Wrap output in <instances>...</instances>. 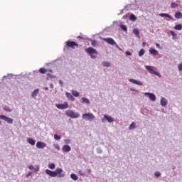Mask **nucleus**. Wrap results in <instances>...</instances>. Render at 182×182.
Wrapping results in <instances>:
<instances>
[{"label": "nucleus", "instance_id": "obj_1", "mask_svg": "<svg viewBox=\"0 0 182 182\" xmlns=\"http://www.w3.org/2000/svg\"><path fill=\"white\" fill-rule=\"evenodd\" d=\"M45 172L46 174L50 176V177H58V178L65 177V173H63V169H62V168H57L55 171L46 169Z\"/></svg>", "mask_w": 182, "mask_h": 182}, {"label": "nucleus", "instance_id": "obj_2", "mask_svg": "<svg viewBox=\"0 0 182 182\" xmlns=\"http://www.w3.org/2000/svg\"><path fill=\"white\" fill-rule=\"evenodd\" d=\"M85 52L90 55L91 59H96L95 55H99V52L92 47H88L85 49Z\"/></svg>", "mask_w": 182, "mask_h": 182}, {"label": "nucleus", "instance_id": "obj_3", "mask_svg": "<svg viewBox=\"0 0 182 182\" xmlns=\"http://www.w3.org/2000/svg\"><path fill=\"white\" fill-rule=\"evenodd\" d=\"M82 118L83 119V120H85L87 122H92V120H95L96 117L92 113H85L82 114Z\"/></svg>", "mask_w": 182, "mask_h": 182}, {"label": "nucleus", "instance_id": "obj_4", "mask_svg": "<svg viewBox=\"0 0 182 182\" xmlns=\"http://www.w3.org/2000/svg\"><path fill=\"white\" fill-rule=\"evenodd\" d=\"M66 114L68 117H71V119H77L80 116L79 112H75L73 110L70 109L66 111Z\"/></svg>", "mask_w": 182, "mask_h": 182}, {"label": "nucleus", "instance_id": "obj_5", "mask_svg": "<svg viewBox=\"0 0 182 182\" xmlns=\"http://www.w3.org/2000/svg\"><path fill=\"white\" fill-rule=\"evenodd\" d=\"M102 123H106V122H108V123H113L114 122V118L112 117L109 115L104 114L103 118L101 119Z\"/></svg>", "mask_w": 182, "mask_h": 182}, {"label": "nucleus", "instance_id": "obj_6", "mask_svg": "<svg viewBox=\"0 0 182 182\" xmlns=\"http://www.w3.org/2000/svg\"><path fill=\"white\" fill-rule=\"evenodd\" d=\"M147 71H149V73H151L152 75H155L156 76H159V77H161V75L160 73H159L157 71L153 70L154 67L146 65L145 66Z\"/></svg>", "mask_w": 182, "mask_h": 182}, {"label": "nucleus", "instance_id": "obj_7", "mask_svg": "<svg viewBox=\"0 0 182 182\" xmlns=\"http://www.w3.org/2000/svg\"><path fill=\"white\" fill-rule=\"evenodd\" d=\"M0 119L4 120V122H6L9 124H12L14 123V119L8 117L6 115L0 114Z\"/></svg>", "mask_w": 182, "mask_h": 182}, {"label": "nucleus", "instance_id": "obj_8", "mask_svg": "<svg viewBox=\"0 0 182 182\" xmlns=\"http://www.w3.org/2000/svg\"><path fill=\"white\" fill-rule=\"evenodd\" d=\"M66 46H68V48H72V49H75V46L77 48L79 45L75 41H68L66 42Z\"/></svg>", "mask_w": 182, "mask_h": 182}, {"label": "nucleus", "instance_id": "obj_9", "mask_svg": "<svg viewBox=\"0 0 182 182\" xmlns=\"http://www.w3.org/2000/svg\"><path fill=\"white\" fill-rule=\"evenodd\" d=\"M57 109H60L61 110H63L65 109H68L69 107V104L68 102H65L63 104H56L55 105Z\"/></svg>", "mask_w": 182, "mask_h": 182}, {"label": "nucleus", "instance_id": "obj_10", "mask_svg": "<svg viewBox=\"0 0 182 182\" xmlns=\"http://www.w3.org/2000/svg\"><path fill=\"white\" fill-rule=\"evenodd\" d=\"M160 103H161V106H162V107H166V106H167V105H168V101L164 97H161V100H160Z\"/></svg>", "mask_w": 182, "mask_h": 182}, {"label": "nucleus", "instance_id": "obj_11", "mask_svg": "<svg viewBox=\"0 0 182 182\" xmlns=\"http://www.w3.org/2000/svg\"><path fill=\"white\" fill-rule=\"evenodd\" d=\"M144 95L145 96H149V99H151V100L152 102H156V95H154L151 92H145Z\"/></svg>", "mask_w": 182, "mask_h": 182}, {"label": "nucleus", "instance_id": "obj_12", "mask_svg": "<svg viewBox=\"0 0 182 182\" xmlns=\"http://www.w3.org/2000/svg\"><path fill=\"white\" fill-rule=\"evenodd\" d=\"M36 147H37V149H45V147H46V144H45V142L38 141L36 144Z\"/></svg>", "mask_w": 182, "mask_h": 182}, {"label": "nucleus", "instance_id": "obj_13", "mask_svg": "<svg viewBox=\"0 0 182 182\" xmlns=\"http://www.w3.org/2000/svg\"><path fill=\"white\" fill-rule=\"evenodd\" d=\"M159 16H161V18H168V19H170L171 21H174V18H173V16H171L168 14L161 13L159 14Z\"/></svg>", "mask_w": 182, "mask_h": 182}, {"label": "nucleus", "instance_id": "obj_14", "mask_svg": "<svg viewBox=\"0 0 182 182\" xmlns=\"http://www.w3.org/2000/svg\"><path fill=\"white\" fill-rule=\"evenodd\" d=\"M129 80V82H131V83H134V85H137L138 86L143 85V82H141V81L134 80L133 78H130Z\"/></svg>", "mask_w": 182, "mask_h": 182}, {"label": "nucleus", "instance_id": "obj_15", "mask_svg": "<svg viewBox=\"0 0 182 182\" xmlns=\"http://www.w3.org/2000/svg\"><path fill=\"white\" fill-rule=\"evenodd\" d=\"M103 41H105V42H107V43H109V45H116V41H114L113 38H103Z\"/></svg>", "mask_w": 182, "mask_h": 182}, {"label": "nucleus", "instance_id": "obj_16", "mask_svg": "<svg viewBox=\"0 0 182 182\" xmlns=\"http://www.w3.org/2000/svg\"><path fill=\"white\" fill-rule=\"evenodd\" d=\"M70 150H72V148L69 145H64L62 147V151H63V153H69Z\"/></svg>", "mask_w": 182, "mask_h": 182}, {"label": "nucleus", "instance_id": "obj_17", "mask_svg": "<svg viewBox=\"0 0 182 182\" xmlns=\"http://www.w3.org/2000/svg\"><path fill=\"white\" fill-rule=\"evenodd\" d=\"M65 96L68 99V100H70L71 102H75V99L73 97V95H72V94H70V92H66Z\"/></svg>", "mask_w": 182, "mask_h": 182}, {"label": "nucleus", "instance_id": "obj_18", "mask_svg": "<svg viewBox=\"0 0 182 182\" xmlns=\"http://www.w3.org/2000/svg\"><path fill=\"white\" fill-rule=\"evenodd\" d=\"M80 102H81V103H84L85 105H90V100L86 97H82L80 99Z\"/></svg>", "mask_w": 182, "mask_h": 182}, {"label": "nucleus", "instance_id": "obj_19", "mask_svg": "<svg viewBox=\"0 0 182 182\" xmlns=\"http://www.w3.org/2000/svg\"><path fill=\"white\" fill-rule=\"evenodd\" d=\"M149 53H151V55H154V56H156V55H159V51L153 48H151L149 49Z\"/></svg>", "mask_w": 182, "mask_h": 182}, {"label": "nucleus", "instance_id": "obj_20", "mask_svg": "<svg viewBox=\"0 0 182 182\" xmlns=\"http://www.w3.org/2000/svg\"><path fill=\"white\" fill-rule=\"evenodd\" d=\"M39 94V89L37 88L32 93H31V97L35 99L38 95Z\"/></svg>", "mask_w": 182, "mask_h": 182}, {"label": "nucleus", "instance_id": "obj_21", "mask_svg": "<svg viewBox=\"0 0 182 182\" xmlns=\"http://www.w3.org/2000/svg\"><path fill=\"white\" fill-rule=\"evenodd\" d=\"M27 142L28 144H31V146H35V139H33V138H28L27 139Z\"/></svg>", "mask_w": 182, "mask_h": 182}, {"label": "nucleus", "instance_id": "obj_22", "mask_svg": "<svg viewBox=\"0 0 182 182\" xmlns=\"http://www.w3.org/2000/svg\"><path fill=\"white\" fill-rule=\"evenodd\" d=\"M133 33L137 36V38H140V32L139 31V28H134L132 31Z\"/></svg>", "mask_w": 182, "mask_h": 182}, {"label": "nucleus", "instance_id": "obj_23", "mask_svg": "<svg viewBox=\"0 0 182 182\" xmlns=\"http://www.w3.org/2000/svg\"><path fill=\"white\" fill-rule=\"evenodd\" d=\"M174 16H175L176 19H181L182 14L180 11H177L176 13H175Z\"/></svg>", "mask_w": 182, "mask_h": 182}, {"label": "nucleus", "instance_id": "obj_24", "mask_svg": "<svg viewBox=\"0 0 182 182\" xmlns=\"http://www.w3.org/2000/svg\"><path fill=\"white\" fill-rule=\"evenodd\" d=\"M129 20L132 22H136L137 21V17L134 14H131L129 16Z\"/></svg>", "mask_w": 182, "mask_h": 182}, {"label": "nucleus", "instance_id": "obj_25", "mask_svg": "<svg viewBox=\"0 0 182 182\" xmlns=\"http://www.w3.org/2000/svg\"><path fill=\"white\" fill-rule=\"evenodd\" d=\"M102 65L105 68H110V63H109L108 61H102Z\"/></svg>", "mask_w": 182, "mask_h": 182}, {"label": "nucleus", "instance_id": "obj_26", "mask_svg": "<svg viewBox=\"0 0 182 182\" xmlns=\"http://www.w3.org/2000/svg\"><path fill=\"white\" fill-rule=\"evenodd\" d=\"M71 93L73 95V96H74L75 97H79V92L76 91V90H71Z\"/></svg>", "mask_w": 182, "mask_h": 182}, {"label": "nucleus", "instance_id": "obj_27", "mask_svg": "<svg viewBox=\"0 0 182 182\" xmlns=\"http://www.w3.org/2000/svg\"><path fill=\"white\" fill-rule=\"evenodd\" d=\"M136 129V122H133L129 127V130H134Z\"/></svg>", "mask_w": 182, "mask_h": 182}, {"label": "nucleus", "instance_id": "obj_28", "mask_svg": "<svg viewBox=\"0 0 182 182\" xmlns=\"http://www.w3.org/2000/svg\"><path fill=\"white\" fill-rule=\"evenodd\" d=\"M170 33L172 35V39L173 41H175L176 39H178L177 38V34H176V33H174V31H171Z\"/></svg>", "mask_w": 182, "mask_h": 182}, {"label": "nucleus", "instance_id": "obj_29", "mask_svg": "<svg viewBox=\"0 0 182 182\" xmlns=\"http://www.w3.org/2000/svg\"><path fill=\"white\" fill-rule=\"evenodd\" d=\"M70 178H72V180H74V181H76L79 178V177H77L76 174L72 173L70 174Z\"/></svg>", "mask_w": 182, "mask_h": 182}, {"label": "nucleus", "instance_id": "obj_30", "mask_svg": "<svg viewBox=\"0 0 182 182\" xmlns=\"http://www.w3.org/2000/svg\"><path fill=\"white\" fill-rule=\"evenodd\" d=\"M3 109L5 111V112H8L9 113H11V112H12V109L9 108V107L8 106H4L3 107Z\"/></svg>", "mask_w": 182, "mask_h": 182}, {"label": "nucleus", "instance_id": "obj_31", "mask_svg": "<svg viewBox=\"0 0 182 182\" xmlns=\"http://www.w3.org/2000/svg\"><path fill=\"white\" fill-rule=\"evenodd\" d=\"M174 29L176 31H181L182 29V24H178L176 26H174Z\"/></svg>", "mask_w": 182, "mask_h": 182}, {"label": "nucleus", "instance_id": "obj_32", "mask_svg": "<svg viewBox=\"0 0 182 182\" xmlns=\"http://www.w3.org/2000/svg\"><path fill=\"white\" fill-rule=\"evenodd\" d=\"M120 28L122 29V31H124V32H127V26H126V25L121 24Z\"/></svg>", "mask_w": 182, "mask_h": 182}, {"label": "nucleus", "instance_id": "obj_33", "mask_svg": "<svg viewBox=\"0 0 182 182\" xmlns=\"http://www.w3.org/2000/svg\"><path fill=\"white\" fill-rule=\"evenodd\" d=\"M55 167H56V166L53 163H51L48 165V168H50V170H55Z\"/></svg>", "mask_w": 182, "mask_h": 182}, {"label": "nucleus", "instance_id": "obj_34", "mask_svg": "<svg viewBox=\"0 0 182 182\" xmlns=\"http://www.w3.org/2000/svg\"><path fill=\"white\" fill-rule=\"evenodd\" d=\"M39 72H40V73L43 75L44 73H46V69L43 68H41L39 69Z\"/></svg>", "mask_w": 182, "mask_h": 182}, {"label": "nucleus", "instance_id": "obj_35", "mask_svg": "<svg viewBox=\"0 0 182 182\" xmlns=\"http://www.w3.org/2000/svg\"><path fill=\"white\" fill-rule=\"evenodd\" d=\"M144 53H145L144 49H141L139 52V56L141 57L143 56V55H144Z\"/></svg>", "mask_w": 182, "mask_h": 182}, {"label": "nucleus", "instance_id": "obj_36", "mask_svg": "<svg viewBox=\"0 0 182 182\" xmlns=\"http://www.w3.org/2000/svg\"><path fill=\"white\" fill-rule=\"evenodd\" d=\"M155 177H161V173L160 171H156L154 173Z\"/></svg>", "mask_w": 182, "mask_h": 182}, {"label": "nucleus", "instance_id": "obj_37", "mask_svg": "<svg viewBox=\"0 0 182 182\" xmlns=\"http://www.w3.org/2000/svg\"><path fill=\"white\" fill-rule=\"evenodd\" d=\"M177 6H178V4H177V3H171V8H177Z\"/></svg>", "mask_w": 182, "mask_h": 182}, {"label": "nucleus", "instance_id": "obj_38", "mask_svg": "<svg viewBox=\"0 0 182 182\" xmlns=\"http://www.w3.org/2000/svg\"><path fill=\"white\" fill-rule=\"evenodd\" d=\"M97 41H96L95 40H92L91 41L92 46H93V47L96 46V45L97 44Z\"/></svg>", "mask_w": 182, "mask_h": 182}, {"label": "nucleus", "instance_id": "obj_39", "mask_svg": "<svg viewBox=\"0 0 182 182\" xmlns=\"http://www.w3.org/2000/svg\"><path fill=\"white\" fill-rule=\"evenodd\" d=\"M97 153H98V154H102V153H103L102 148H97Z\"/></svg>", "mask_w": 182, "mask_h": 182}, {"label": "nucleus", "instance_id": "obj_40", "mask_svg": "<svg viewBox=\"0 0 182 182\" xmlns=\"http://www.w3.org/2000/svg\"><path fill=\"white\" fill-rule=\"evenodd\" d=\"M12 76H14V75L12 74H9L7 76L6 75H4L3 77V79H6V77H9V79H11V77H12Z\"/></svg>", "mask_w": 182, "mask_h": 182}, {"label": "nucleus", "instance_id": "obj_41", "mask_svg": "<svg viewBox=\"0 0 182 182\" xmlns=\"http://www.w3.org/2000/svg\"><path fill=\"white\" fill-rule=\"evenodd\" d=\"M178 69L179 72H182V63L178 65Z\"/></svg>", "mask_w": 182, "mask_h": 182}, {"label": "nucleus", "instance_id": "obj_42", "mask_svg": "<svg viewBox=\"0 0 182 182\" xmlns=\"http://www.w3.org/2000/svg\"><path fill=\"white\" fill-rule=\"evenodd\" d=\"M55 149H56L57 150H60V146H59V144H55L53 145Z\"/></svg>", "mask_w": 182, "mask_h": 182}, {"label": "nucleus", "instance_id": "obj_43", "mask_svg": "<svg viewBox=\"0 0 182 182\" xmlns=\"http://www.w3.org/2000/svg\"><path fill=\"white\" fill-rule=\"evenodd\" d=\"M55 140H60V136H59L58 134L54 135Z\"/></svg>", "mask_w": 182, "mask_h": 182}, {"label": "nucleus", "instance_id": "obj_44", "mask_svg": "<svg viewBox=\"0 0 182 182\" xmlns=\"http://www.w3.org/2000/svg\"><path fill=\"white\" fill-rule=\"evenodd\" d=\"M78 173L80 174V176H85V173H83V171H82V169H80L78 171Z\"/></svg>", "mask_w": 182, "mask_h": 182}, {"label": "nucleus", "instance_id": "obj_45", "mask_svg": "<svg viewBox=\"0 0 182 182\" xmlns=\"http://www.w3.org/2000/svg\"><path fill=\"white\" fill-rule=\"evenodd\" d=\"M58 83L61 87H63V81L62 80H58Z\"/></svg>", "mask_w": 182, "mask_h": 182}, {"label": "nucleus", "instance_id": "obj_46", "mask_svg": "<svg viewBox=\"0 0 182 182\" xmlns=\"http://www.w3.org/2000/svg\"><path fill=\"white\" fill-rule=\"evenodd\" d=\"M28 168H29V170H34L35 167H33V165H28Z\"/></svg>", "mask_w": 182, "mask_h": 182}, {"label": "nucleus", "instance_id": "obj_47", "mask_svg": "<svg viewBox=\"0 0 182 182\" xmlns=\"http://www.w3.org/2000/svg\"><path fill=\"white\" fill-rule=\"evenodd\" d=\"M39 169H40L39 165H37V166H36V168H34V171H35L36 172H38V171H39Z\"/></svg>", "mask_w": 182, "mask_h": 182}, {"label": "nucleus", "instance_id": "obj_48", "mask_svg": "<svg viewBox=\"0 0 182 182\" xmlns=\"http://www.w3.org/2000/svg\"><path fill=\"white\" fill-rule=\"evenodd\" d=\"M125 55H127V56H132V53H130V51H127L125 52Z\"/></svg>", "mask_w": 182, "mask_h": 182}, {"label": "nucleus", "instance_id": "obj_49", "mask_svg": "<svg viewBox=\"0 0 182 182\" xmlns=\"http://www.w3.org/2000/svg\"><path fill=\"white\" fill-rule=\"evenodd\" d=\"M156 48H158L159 49H161V46H160V44L156 43Z\"/></svg>", "mask_w": 182, "mask_h": 182}, {"label": "nucleus", "instance_id": "obj_50", "mask_svg": "<svg viewBox=\"0 0 182 182\" xmlns=\"http://www.w3.org/2000/svg\"><path fill=\"white\" fill-rule=\"evenodd\" d=\"M30 176H32V172H28L26 176L30 177Z\"/></svg>", "mask_w": 182, "mask_h": 182}, {"label": "nucleus", "instance_id": "obj_51", "mask_svg": "<svg viewBox=\"0 0 182 182\" xmlns=\"http://www.w3.org/2000/svg\"><path fill=\"white\" fill-rule=\"evenodd\" d=\"M65 143L66 144H69V143H70V139L65 140Z\"/></svg>", "mask_w": 182, "mask_h": 182}, {"label": "nucleus", "instance_id": "obj_52", "mask_svg": "<svg viewBox=\"0 0 182 182\" xmlns=\"http://www.w3.org/2000/svg\"><path fill=\"white\" fill-rule=\"evenodd\" d=\"M50 87L51 89H53V83H50Z\"/></svg>", "mask_w": 182, "mask_h": 182}, {"label": "nucleus", "instance_id": "obj_53", "mask_svg": "<svg viewBox=\"0 0 182 182\" xmlns=\"http://www.w3.org/2000/svg\"><path fill=\"white\" fill-rule=\"evenodd\" d=\"M124 11V9H122L121 10V12H120V14H119V15H122V14H123V11Z\"/></svg>", "mask_w": 182, "mask_h": 182}, {"label": "nucleus", "instance_id": "obj_54", "mask_svg": "<svg viewBox=\"0 0 182 182\" xmlns=\"http://www.w3.org/2000/svg\"><path fill=\"white\" fill-rule=\"evenodd\" d=\"M87 173H92V169H87Z\"/></svg>", "mask_w": 182, "mask_h": 182}, {"label": "nucleus", "instance_id": "obj_55", "mask_svg": "<svg viewBox=\"0 0 182 182\" xmlns=\"http://www.w3.org/2000/svg\"><path fill=\"white\" fill-rule=\"evenodd\" d=\"M44 90H49V87H44Z\"/></svg>", "mask_w": 182, "mask_h": 182}, {"label": "nucleus", "instance_id": "obj_56", "mask_svg": "<svg viewBox=\"0 0 182 182\" xmlns=\"http://www.w3.org/2000/svg\"><path fill=\"white\" fill-rule=\"evenodd\" d=\"M130 6H132L131 5H128V6H125V8H129V7H130Z\"/></svg>", "mask_w": 182, "mask_h": 182}, {"label": "nucleus", "instance_id": "obj_57", "mask_svg": "<svg viewBox=\"0 0 182 182\" xmlns=\"http://www.w3.org/2000/svg\"><path fill=\"white\" fill-rule=\"evenodd\" d=\"M130 90H131L132 92H134V89H130Z\"/></svg>", "mask_w": 182, "mask_h": 182}, {"label": "nucleus", "instance_id": "obj_58", "mask_svg": "<svg viewBox=\"0 0 182 182\" xmlns=\"http://www.w3.org/2000/svg\"><path fill=\"white\" fill-rule=\"evenodd\" d=\"M77 38H80V39H83V38L80 37V36H78Z\"/></svg>", "mask_w": 182, "mask_h": 182}, {"label": "nucleus", "instance_id": "obj_59", "mask_svg": "<svg viewBox=\"0 0 182 182\" xmlns=\"http://www.w3.org/2000/svg\"><path fill=\"white\" fill-rule=\"evenodd\" d=\"M142 45H143V46H144L145 43H142Z\"/></svg>", "mask_w": 182, "mask_h": 182}, {"label": "nucleus", "instance_id": "obj_60", "mask_svg": "<svg viewBox=\"0 0 182 182\" xmlns=\"http://www.w3.org/2000/svg\"><path fill=\"white\" fill-rule=\"evenodd\" d=\"M1 124H2V122H1V121H0V126H1Z\"/></svg>", "mask_w": 182, "mask_h": 182}, {"label": "nucleus", "instance_id": "obj_61", "mask_svg": "<svg viewBox=\"0 0 182 182\" xmlns=\"http://www.w3.org/2000/svg\"><path fill=\"white\" fill-rule=\"evenodd\" d=\"M50 72H52V70H50Z\"/></svg>", "mask_w": 182, "mask_h": 182}]
</instances>
